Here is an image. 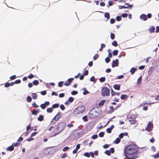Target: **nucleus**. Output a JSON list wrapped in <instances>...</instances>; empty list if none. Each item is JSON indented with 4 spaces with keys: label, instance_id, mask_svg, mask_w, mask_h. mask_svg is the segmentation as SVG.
<instances>
[{
    "label": "nucleus",
    "instance_id": "33",
    "mask_svg": "<svg viewBox=\"0 0 159 159\" xmlns=\"http://www.w3.org/2000/svg\"><path fill=\"white\" fill-rule=\"evenodd\" d=\"M27 101L29 102H30L32 100V98L30 96H28L26 98Z\"/></svg>",
    "mask_w": 159,
    "mask_h": 159
},
{
    "label": "nucleus",
    "instance_id": "64",
    "mask_svg": "<svg viewBox=\"0 0 159 159\" xmlns=\"http://www.w3.org/2000/svg\"><path fill=\"white\" fill-rule=\"evenodd\" d=\"M110 151L111 153H114L115 152L114 148H111Z\"/></svg>",
    "mask_w": 159,
    "mask_h": 159
},
{
    "label": "nucleus",
    "instance_id": "3",
    "mask_svg": "<svg viewBox=\"0 0 159 159\" xmlns=\"http://www.w3.org/2000/svg\"><path fill=\"white\" fill-rule=\"evenodd\" d=\"M66 127V124L64 122H62L59 123L57 125V129L58 132L55 134L56 135L58 134L60 132L63 130Z\"/></svg>",
    "mask_w": 159,
    "mask_h": 159
},
{
    "label": "nucleus",
    "instance_id": "45",
    "mask_svg": "<svg viewBox=\"0 0 159 159\" xmlns=\"http://www.w3.org/2000/svg\"><path fill=\"white\" fill-rule=\"evenodd\" d=\"M116 19L117 21H120L121 20V18L120 16H116Z\"/></svg>",
    "mask_w": 159,
    "mask_h": 159
},
{
    "label": "nucleus",
    "instance_id": "18",
    "mask_svg": "<svg viewBox=\"0 0 159 159\" xmlns=\"http://www.w3.org/2000/svg\"><path fill=\"white\" fill-rule=\"evenodd\" d=\"M128 98V96L126 94H122L121 97L120 98L122 100H124L125 99H127Z\"/></svg>",
    "mask_w": 159,
    "mask_h": 159
},
{
    "label": "nucleus",
    "instance_id": "10",
    "mask_svg": "<svg viewBox=\"0 0 159 159\" xmlns=\"http://www.w3.org/2000/svg\"><path fill=\"white\" fill-rule=\"evenodd\" d=\"M118 60L117 59H116L115 60H113L112 61V67H114L115 66H118Z\"/></svg>",
    "mask_w": 159,
    "mask_h": 159
},
{
    "label": "nucleus",
    "instance_id": "47",
    "mask_svg": "<svg viewBox=\"0 0 159 159\" xmlns=\"http://www.w3.org/2000/svg\"><path fill=\"white\" fill-rule=\"evenodd\" d=\"M32 113L33 115H36L37 114V112L36 111V110L34 109L32 111Z\"/></svg>",
    "mask_w": 159,
    "mask_h": 159
},
{
    "label": "nucleus",
    "instance_id": "27",
    "mask_svg": "<svg viewBox=\"0 0 159 159\" xmlns=\"http://www.w3.org/2000/svg\"><path fill=\"white\" fill-rule=\"evenodd\" d=\"M53 109L52 108H48L47 109V111L48 113H51L53 111Z\"/></svg>",
    "mask_w": 159,
    "mask_h": 159
},
{
    "label": "nucleus",
    "instance_id": "25",
    "mask_svg": "<svg viewBox=\"0 0 159 159\" xmlns=\"http://www.w3.org/2000/svg\"><path fill=\"white\" fill-rule=\"evenodd\" d=\"M142 82V77L141 76L138 79L137 84H138L140 85L141 84Z\"/></svg>",
    "mask_w": 159,
    "mask_h": 159
},
{
    "label": "nucleus",
    "instance_id": "22",
    "mask_svg": "<svg viewBox=\"0 0 159 159\" xmlns=\"http://www.w3.org/2000/svg\"><path fill=\"white\" fill-rule=\"evenodd\" d=\"M32 97L33 99H36L37 98V95L36 93H33L32 94Z\"/></svg>",
    "mask_w": 159,
    "mask_h": 159
},
{
    "label": "nucleus",
    "instance_id": "37",
    "mask_svg": "<svg viewBox=\"0 0 159 159\" xmlns=\"http://www.w3.org/2000/svg\"><path fill=\"white\" fill-rule=\"evenodd\" d=\"M63 84V81H61L58 83V86L59 87H61Z\"/></svg>",
    "mask_w": 159,
    "mask_h": 159
},
{
    "label": "nucleus",
    "instance_id": "31",
    "mask_svg": "<svg viewBox=\"0 0 159 159\" xmlns=\"http://www.w3.org/2000/svg\"><path fill=\"white\" fill-rule=\"evenodd\" d=\"M33 83L34 85H37L39 84V81L37 80H34L33 81Z\"/></svg>",
    "mask_w": 159,
    "mask_h": 159
},
{
    "label": "nucleus",
    "instance_id": "17",
    "mask_svg": "<svg viewBox=\"0 0 159 159\" xmlns=\"http://www.w3.org/2000/svg\"><path fill=\"white\" fill-rule=\"evenodd\" d=\"M120 93H116L114 92L112 89H111V94L112 96L114 95H120Z\"/></svg>",
    "mask_w": 159,
    "mask_h": 159
},
{
    "label": "nucleus",
    "instance_id": "34",
    "mask_svg": "<svg viewBox=\"0 0 159 159\" xmlns=\"http://www.w3.org/2000/svg\"><path fill=\"white\" fill-rule=\"evenodd\" d=\"M112 45L115 47H117L118 45L117 42L116 41H113L112 43Z\"/></svg>",
    "mask_w": 159,
    "mask_h": 159
},
{
    "label": "nucleus",
    "instance_id": "6",
    "mask_svg": "<svg viewBox=\"0 0 159 159\" xmlns=\"http://www.w3.org/2000/svg\"><path fill=\"white\" fill-rule=\"evenodd\" d=\"M153 127V124L151 122H149L145 128V130L147 131H149L151 130Z\"/></svg>",
    "mask_w": 159,
    "mask_h": 159
},
{
    "label": "nucleus",
    "instance_id": "32",
    "mask_svg": "<svg viewBox=\"0 0 159 159\" xmlns=\"http://www.w3.org/2000/svg\"><path fill=\"white\" fill-rule=\"evenodd\" d=\"M105 153L108 156H110L111 155V152L110 150H106L105 152Z\"/></svg>",
    "mask_w": 159,
    "mask_h": 159
},
{
    "label": "nucleus",
    "instance_id": "9",
    "mask_svg": "<svg viewBox=\"0 0 159 159\" xmlns=\"http://www.w3.org/2000/svg\"><path fill=\"white\" fill-rule=\"evenodd\" d=\"M74 79L73 78H70L67 81L64 83V85L66 86H68L70 85L71 83L74 80Z\"/></svg>",
    "mask_w": 159,
    "mask_h": 159
},
{
    "label": "nucleus",
    "instance_id": "58",
    "mask_svg": "<svg viewBox=\"0 0 159 159\" xmlns=\"http://www.w3.org/2000/svg\"><path fill=\"white\" fill-rule=\"evenodd\" d=\"M98 137V136L97 135H94L92 136V138L93 139H97Z\"/></svg>",
    "mask_w": 159,
    "mask_h": 159
},
{
    "label": "nucleus",
    "instance_id": "62",
    "mask_svg": "<svg viewBox=\"0 0 159 159\" xmlns=\"http://www.w3.org/2000/svg\"><path fill=\"white\" fill-rule=\"evenodd\" d=\"M67 127L71 128L73 126V125L72 123H69L67 125Z\"/></svg>",
    "mask_w": 159,
    "mask_h": 159
},
{
    "label": "nucleus",
    "instance_id": "60",
    "mask_svg": "<svg viewBox=\"0 0 159 159\" xmlns=\"http://www.w3.org/2000/svg\"><path fill=\"white\" fill-rule=\"evenodd\" d=\"M110 61V59L108 57H107L105 58V61L107 63H108Z\"/></svg>",
    "mask_w": 159,
    "mask_h": 159
},
{
    "label": "nucleus",
    "instance_id": "55",
    "mask_svg": "<svg viewBox=\"0 0 159 159\" xmlns=\"http://www.w3.org/2000/svg\"><path fill=\"white\" fill-rule=\"evenodd\" d=\"M47 93L46 91L45 90L41 92V94L43 95H45Z\"/></svg>",
    "mask_w": 159,
    "mask_h": 159
},
{
    "label": "nucleus",
    "instance_id": "59",
    "mask_svg": "<svg viewBox=\"0 0 159 159\" xmlns=\"http://www.w3.org/2000/svg\"><path fill=\"white\" fill-rule=\"evenodd\" d=\"M38 133L37 132H34L32 133L31 134V137H32L35 136Z\"/></svg>",
    "mask_w": 159,
    "mask_h": 159
},
{
    "label": "nucleus",
    "instance_id": "26",
    "mask_svg": "<svg viewBox=\"0 0 159 159\" xmlns=\"http://www.w3.org/2000/svg\"><path fill=\"white\" fill-rule=\"evenodd\" d=\"M104 16L105 18H107V19H109L110 18V14L108 12H106L104 14Z\"/></svg>",
    "mask_w": 159,
    "mask_h": 159
},
{
    "label": "nucleus",
    "instance_id": "36",
    "mask_svg": "<svg viewBox=\"0 0 159 159\" xmlns=\"http://www.w3.org/2000/svg\"><path fill=\"white\" fill-rule=\"evenodd\" d=\"M82 119L85 122L87 121L88 120V118L86 116H83L82 118Z\"/></svg>",
    "mask_w": 159,
    "mask_h": 159
},
{
    "label": "nucleus",
    "instance_id": "1",
    "mask_svg": "<svg viewBox=\"0 0 159 159\" xmlns=\"http://www.w3.org/2000/svg\"><path fill=\"white\" fill-rule=\"evenodd\" d=\"M138 148L136 145L131 144L127 145L124 150L125 156L129 159H135L136 158Z\"/></svg>",
    "mask_w": 159,
    "mask_h": 159
},
{
    "label": "nucleus",
    "instance_id": "12",
    "mask_svg": "<svg viewBox=\"0 0 159 159\" xmlns=\"http://www.w3.org/2000/svg\"><path fill=\"white\" fill-rule=\"evenodd\" d=\"M109 109L110 110L107 112V113L108 114H111L115 110H116V109H115V108H114L112 106H110L109 107Z\"/></svg>",
    "mask_w": 159,
    "mask_h": 159
},
{
    "label": "nucleus",
    "instance_id": "19",
    "mask_svg": "<svg viewBox=\"0 0 159 159\" xmlns=\"http://www.w3.org/2000/svg\"><path fill=\"white\" fill-rule=\"evenodd\" d=\"M137 70V69L134 67H133L130 69V71L131 74L133 75Z\"/></svg>",
    "mask_w": 159,
    "mask_h": 159
},
{
    "label": "nucleus",
    "instance_id": "8",
    "mask_svg": "<svg viewBox=\"0 0 159 159\" xmlns=\"http://www.w3.org/2000/svg\"><path fill=\"white\" fill-rule=\"evenodd\" d=\"M50 104V103L48 101L45 102L44 103L40 105L41 107L43 109H45L47 106H48Z\"/></svg>",
    "mask_w": 159,
    "mask_h": 159
},
{
    "label": "nucleus",
    "instance_id": "61",
    "mask_svg": "<svg viewBox=\"0 0 159 159\" xmlns=\"http://www.w3.org/2000/svg\"><path fill=\"white\" fill-rule=\"evenodd\" d=\"M107 131L108 133H111V129L110 128H108L107 129Z\"/></svg>",
    "mask_w": 159,
    "mask_h": 159
},
{
    "label": "nucleus",
    "instance_id": "28",
    "mask_svg": "<svg viewBox=\"0 0 159 159\" xmlns=\"http://www.w3.org/2000/svg\"><path fill=\"white\" fill-rule=\"evenodd\" d=\"M59 105L58 104L56 103V104H53L52 105V107L53 108H58L59 107Z\"/></svg>",
    "mask_w": 159,
    "mask_h": 159
},
{
    "label": "nucleus",
    "instance_id": "7",
    "mask_svg": "<svg viewBox=\"0 0 159 159\" xmlns=\"http://www.w3.org/2000/svg\"><path fill=\"white\" fill-rule=\"evenodd\" d=\"M125 5H127V7H126L125 6H120V7H119V9H122L124 8H129L131 7L133 5H129V4L127 3H125Z\"/></svg>",
    "mask_w": 159,
    "mask_h": 159
},
{
    "label": "nucleus",
    "instance_id": "15",
    "mask_svg": "<svg viewBox=\"0 0 159 159\" xmlns=\"http://www.w3.org/2000/svg\"><path fill=\"white\" fill-rule=\"evenodd\" d=\"M113 87L115 89L119 90L120 89V85L118 84H115L113 85Z\"/></svg>",
    "mask_w": 159,
    "mask_h": 159
},
{
    "label": "nucleus",
    "instance_id": "43",
    "mask_svg": "<svg viewBox=\"0 0 159 159\" xmlns=\"http://www.w3.org/2000/svg\"><path fill=\"white\" fill-rule=\"evenodd\" d=\"M118 51L116 50H115L113 52V55H116L118 54Z\"/></svg>",
    "mask_w": 159,
    "mask_h": 159
},
{
    "label": "nucleus",
    "instance_id": "63",
    "mask_svg": "<svg viewBox=\"0 0 159 159\" xmlns=\"http://www.w3.org/2000/svg\"><path fill=\"white\" fill-rule=\"evenodd\" d=\"M34 77V75L32 74H30V75H29L28 76V77L30 79H31L33 78Z\"/></svg>",
    "mask_w": 159,
    "mask_h": 159
},
{
    "label": "nucleus",
    "instance_id": "16",
    "mask_svg": "<svg viewBox=\"0 0 159 159\" xmlns=\"http://www.w3.org/2000/svg\"><path fill=\"white\" fill-rule=\"evenodd\" d=\"M14 150V147L12 145L8 147L7 149L6 150L7 151H11Z\"/></svg>",
    "mask_w": 159,
    "mask_h": 159
},
{
    "label": "nucleus",
    "instance_id": "41",
    "mask_svg": "<svg viewBox=\"0 0 159 159\" xmlns=\"http://www.w3.org/2000/svg\"><path fill=\"white\" fill-rule=\"evenodd\" d=\"M108 4L107 5V7H109L110 6H111L113 5V2L111 1H109L108 2Z\"/></svg>",
    "mask_w": 159,
    "mask_h": 159
},
{
    "label": "nucleus",
    "instance_id": "48",
    "mask_svg": "<svg viewBox=\"0 0 159 159\" xmlns=\"http://www.w3.org/2000/svg\"><path fill=\"white\" fill-rule=\"evenodd\" d=\"M69 148L68 147H66L62 149V151L64 152H65L68 150Z\"/></svg>",
    "mask_w": 159,
    "mask_h": 159
},
{
    "label": "nucleus",
    "instance_id": "24",
    "mask_svg": "<svg viewBox=\"0 0 159 159\" xmlns=\"http://www.w3.org/2000/svg\"><path fill=\"white\" fill-rule=\"evenodd\" d=\"M155 28L154 26H152L151 28L149 29V31L150 33H153L154 32Z\"/></svg>",
    "mask_w": 159,
    "mask_h": 159
},
{
    "label": "nucleus",
    "instance_id": "35",
    "mask_svg": "<svg viewBox=\"0 0 159 159\" xmlns=\"http://www.w3.org/2000/svg\"><path fill=\"white\" fill-rule=\"evenodd\" d=\"M74 100V98L72 97H70L69 98L68 101L70 103H71Z\"/></svg>",
    "mask_w": 159,
    "mask_h": 159
},
{
    "label": "nucleus",
    "instance_id": "52",
    "mask_svg": "<svg viewBox=\"0 0 159 159\" xmlns=\"http://www.w3.org/2000/svg\"><path fill=\"white\" fill-rule=\"evenodd\" d=\"M128 16V14L126 13H123L121 15V16L124 18H126Z\"/></svg>",
    "mask_w": 159,
    "mask_h": 159
},
{
    "label": "nucleus",
    "instance_id": "4",
    "mask_svg": "<svg viewBox=\"0 0 159 159\" xmlns=\"http://www.w3.org/2000/svg\"><path fill=\"white\" fill-rule=\"evenodd\" d=\"M110 90L108 88L106 87H103L101 90V94L102 96H108L110 95Z\"/></svg>",
    "mask_w": 159,
    "mask_h": 159
},
{
    "label": "nucleus",
    "instance_id": "49",
    "mask_svg": "<svg viewBox=\"0 0 159 159\" xmlns=\"http://www.w3.org/2000/svg\"><path fill=\"white\" fill-rule=\"evenodd\" d=\"M32 105L34 107V108H36L38 107V106L36 104L35 102H34L32 103Z\"/></svg>",
    "mask_w": 159,
    "mask_h": 159
},
{
    "label": "nucleus",
    "instance_id": "40",
    "mask_svg": "<svg viewBox=\"0 0 159 159\" xmlns=\"http://www.w3.org/2000/svg\"><path fill=\"white\" fill-rule=\"evenodd\" d=\"M99 57V55L98 54H95L93 57V59L94 60H95Z\"/></svg>",
    "mask_w": 159,
    "mask_h": 159
},
{
    "label": "nucleus",
    "instance_id": "21",
    "mask_svg": "<svg viewBox=\"0 0 159 159\" xmlns=\"http://www.w3.org/2000/svg\"><path fill=\"white\" fill-rule=\"evenodd\" d=\"M120 141V139L119 138H117L113 142V143L115 144H118Z\"/></svg>",
    "mask_w": 159,
    "mask_h": 159
},
{
    "label": "nucleus",
    "instance_id": "46",
    "mask_svg": "<svg viewBox=\"0 0 159 159\" xmlns=\"http://www.w3.org/2000/svg\"><path fill=\"white\" fill-rule=\"evenodd\" d=\"M78 93V92L76 91H73L71 92V94L73 95H76Z\"/></svg>",
    "mask_w": 159,
    "mask_h": 159
},
{
    "label": "nucleus",
    "instance_id": "39",
    "mask_svg": "<svg viewBox=\"0 0 159 159\" xmlns=\"http://www.w3.org/2000/svg\"><path fill=\"white\" fill-rule=\"evenodd\" d=\"M152 157H154L155 158L159 157V153H157L155 155H152Z\"/></svg>",
    "mask_w": 159,
    "mask_h": 159
},
{
    "label": "nucleus",
    "instance_id": "54",
    "mask_svg": "<svg viewBox=\"0 0 159 159\" xmlns=\"http://www.w3.org/2000/svg\"><path fill=\"white\" fill-rule=\"evenodd\" d=\"M60 108L62 110H64L65 109V107L64 105L61 104L60 106Z\"/></svg>",
    "mask_w": 159,
    "mask_h": 159
},
{
    "label": "nucleus",
    "instance_id": "42",
    "mask_svg": "<svg viewBox=\"0 0 159 159\" xmlns=\"http://www.w3.org/2000/svg\"><path fill=\"white\" fill-rule=\"evenodd\" d=\"M67 154L66 153H64L62 156H61V158H64L66 157H67Z\"/></svg>",
    "mask_w": 159,
    "mask_h": 159
},
{
    "label": "nucleus",
    "instance_id": "13",
    "mask_svg": "<svg viewBox=\"0 0 159 159\" xmlns=\"http://www.w3.org/2000/svg\"><path fill=\"white\" fill-rule=\"evenodd\" d=\"M61 113L60 112H58L53 118L57 121L61 117Z\"/></svg>",
    "mask_w": 159,
    "mask_h": 159
},
{
    "label": "nucleus",
    "instance_id": "11",
    "mask_svg": "<svg viewBox=\"0 0 159 159\" xmlns=\"http://www.w3.org/2000/svg\"><path fill=\"white\" fill-rule=\"evenodd\" d=\"M96 111L94 109L92 110L90 112L89 114L90 115H92V117H95L97 116V115L96 114Z\"/></svg>",
    "mask_w": 159,
    "mask_h": 159
},
{
    "label": "nucleus",
    "instance_id": "53",
    "mask_svg": "<svg viewBox=\"0 0 159 159\" xmlns=\"http://www.w3.org/2000/svg\"><path fill=\"white\" fill-rule=\"evenodd\" d=\"M90 80L91 81H93V82L95 81V77L94 76H92L90 79Z\"/></svg>",
    "mask_w": 159,
    "mask_h": 159
},
{
    "label": "nucleus",
    "instance_id": "51",
    "mask_svg": "<svg viewBox=\"0 0 159 159\" xmlns=\"http://www.w3.org/2000/svg\"><path fill=\"white\" fill-rule=\"evenodd\" d=\"M115 34L112 33H111V39H114L115 38Z\"/></svg>",
    "mask_w": 159,
    "mask_h": 159
},
{
    "label": "nucleus",
    "instance_id": "57",
    "mask_svg": "<svg viewBox=\"0 0 159 159\" xmlns=\"http://www.w3.org/2000/svg\"><path fill=\"white\" fill-rule=\"evenodd\" d=\"M124 136V134L123 133H121L119 135V138L120 139H122L123 137Z\"/></svg>",
    "mask_w": 159,
    "mask_h": 159
},
{
    "label": "nucleus",
    "instance_id": "14",
    "mask_svg": "<svg viewBox=\"0 0 159 159\" xmlns=\"http://www.w3.org/2000/svg\"><path fill=\"white\" fill-rule=\"evenodd\" d=\"M140 18L141 20H147V18L146 17V16L144 14H142L140 16Z\"/></svg>",
    "mask_w": 159,
    "mask_h": 159
},
{
    "label": "nucleus",
    "instance_id": "20",
    "mask_svg": "<svg viewBox=\"0 0 159 159\" xmlns=\"http://www.w3.org/2000/svg\"><path fill=\"white\" fill-rule=\"evenodd\" d=\"M106 101L105 100H102L99 103L98 105L99 106H103Z\"/></svg>",
    "mask_w": 159,
    "mask_h": 159
},
{
    "label": "nucleus",
    "instance_id": "23",
    "mask_svg": "<svg viewBox=\"0 0 159 159\" xmlns=\"http://www.w3.org/2000/svg\"><path fill=\"white\" fill-rule=\"evenodd\" d=\"M38 120L39 121H42L43 120V116L42 115H40L38 118Z\"/></svg>",
    "mask_w": 159,
    "mask_h": 159
},
{
    "label": "nucleus",
    "instance_id": "56",
    "mask_svg": "<svg viewBox=\"0 0 159 159\" xmlns=\"http://www.w3.org/2000/svg\"><path fill=\"white\" fill-rule=\"evenodd\" d=\"M12 145L14 146V147H17L19 146V143H13Z\"/></svg>",
    "mask_w": 159,
    "mask_h": 159
},
{
    "label": "nucleus",
    "instance_id": "38",
    "mask_svg": "<svg viewBox=\"0 0 159 159\" xmlns=\"http://www.w3.org/2000/svg\"><path fill=\"white\" fill-rule=\"evenodd\" d=\"M104 134V133L103 132H101L99 134V136L100 137H103Z\"/></svg>",
    "mask_w": 159,
    "mask_h": 159
},
{
    "label": "nucleus",
    "instance_id": "44",
    "mask_svg": "<svg viewBox=\"0 0 159 159\" xmlns=\"http://www.w3.org/2000/svg\"><path fill=\"white\" fill-rule=\"evenodd\" d=\"M84 155L88 157H90V155L89 152H85L84 154Z\"/></svg>",
    "mask_w": 159,
    "mask_h": 159
},
{
    "label": "nucleus",
    "instance_id": "30",
    "mask_svg": "<svg viewBox=\"0 0 159 159\" xmlns=\"http://www.w3.org/2000/svg\"><path fill=\"white\" fill-rule=\"evenodd\" d=\"M57 121L55 119H54V118H53L51 120V124L52 125H54L56 123V121Z\"/></svg>",
    "mask_w": 159,
    "mask_h": 159
},
{
    "label": "nucleus",
    "instance_id": "29",
    "mask_svg": "<svg viewBox=\"0 0 159 159\" xmlns=\"http://www.w3.org/2000/svg\"><path fill=\"white\" fill-rule=\"evenodd\" d=\"M106 80V78L105 77H102L99 79V81L101 82H104Z\"/></svg>",
    "mask_w": 159,
    "mask_h": 159
},
{
    "label": "nucleus",
    "instance_id": "50",
    "mask_svg": "<svg viewBox=\"0 0 159 159\" xmlns=\"http://www.w3.org/2000/svg\"><path fill=\"white\" fill-rule=\"evenodd\" d=\"M110 23L111 24H113L115 22V20L114 19L111 18L110 20Z\"/></svg>",
    "mask_w": 159,
    "mask_h": 159
},
{
    "label": "nucleus",
    "instance_id": "2",
    "mask_svg": "<svg viewBox=\"0 0 159 159\" xmlns=\"http://www.w3.org/2000/svg\"><path fill=\"white\" fill-rule=\"evenodd\" d=\"M85 107L83 105L78 106L74 110L73 113L75 116L79 117L84 112Z\"/></svg>",
    "mask_w": 159,
    "mask_h": 159
},
{
    "label": "nucleus",
    "instance_id": "5",
    "mask_svg": "<svg viewBox=\"0 0 159 159\" xmlns=\"http://www.w3.org/2000/svg\"><path fill=\"white\" fill-rule=\"evenodd\" d=\"M135 119V116L134 114L131 115L128 117L129 121L130 122V124L132 125L136 124V121Z\"/></svg>",
    "mask_w": 159,
    "mask_h": 159
}]
</instances>
